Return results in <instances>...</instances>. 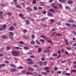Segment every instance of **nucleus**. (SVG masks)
Listing matches in <instances>:
<instances>
[{
	"label": "nucleus",
	"mask_w": 76,
	"mask_h": 76,
	"mask_svg": "<svg viewBox=\"0 0 76 76\" xmlns=\"http://www.w3.org/2000/svg\"><path fill=\"white\" fill-rule=\"evenodd\" d=\"M19 16L21 17H23V15L21 14H19Z\"/></svg>",
	"instance_id": "nucleus-49"
},
{
	"label": "nucleus",
	"mask_w": 76,
	"mask_h": 76,
	"mask_svg": "<svg viewBox=\"0 0 76 76\" xmlns=\"http://www.w3.org/2000/svg\"><path fill=\"white\" fill-rule=\"evenodd\" d=\"M50 21L52 22H54V20L53 19H51V20H50Z\"/></svg>",
	"instance_id": "nucleus-59"
},
{
	"label": "nucleus",
	"mask_w": 76,
	"mask_h": 76,
	"mask_svg": "<svg viewBox=\"0 0 76 76\" xmlns=\"http://www.w3.org/2000/svg\"><path fill=\"white\" fill-rule=\"evenodd\" d=\"M28 69H29V70H31L32 71H34V69H32V68H30V67H28Z\"/></svg>",
	"instance_id": "nucleus-21"
},
{
	"label": "nucleus",
	"mask_w": 76,
	"mask_h": 76,
	"mask_svg": "<svg viewBox=\"0 0 76 76\" xmlns=\"http://www.w3.org/2000/svg\"><path fill=\"white\" fill-rule=\"evenodd\" d=\"M26 10H30V11H32V9L31 8L29 7H27L26 8Z\"/></svg>",
	"instance_id": "nucleus-13"
},
{
	"label": "nucleus",
	"mask_w": 76,
	"mask_h": 76,
	"mask_svg": "<svg viewBox=\"0 0 76 76\" xmlns=\"http://www.w3.org/2000/svg\"><path fill=\"white\" fill-rule=\"evenodd\" d=\"M3 14V12L1 11H0V19H3L2 15Z\"/></svg>",
	"instance_id": "nucleus-7"
},
{
	"label": "nucleus",
	"mask_w": 76,
	"mask_h": 76,
	"mask_svg": "<svg viewBox=\"0 0 76 76\" xmlns=\"http://www.w3.org/2000/svg\"><path fill=\"white\" fill-rule=\"evenodd\" d=\"M38 9H39V10H42V8L41 7H39Z\"/></svg>",
	"instance_id": "nucleus-52"
},
{
	"label": "nucleus",
	"mask_w": 76,
	"mask_h": 76,
	"mask_svg": "<svg viewBox=\"0 0 76 76\" xmlns=\"http://www.w3.org/2000/svg\"><path fill=\"white\" fill-rule=\"evenodd\" d=\"M15 47L16 48V49L21 50V48L19 47Z\"/></svg>",
	"instance_id": "nucleus-51"
},
{
	"label": "nucleus",
	"mask_w": 76,
	"mask_h": 76,
	"mask_svg": "<svg viewBox=\"0 0 76 76\" xmlns=\"http://www.w3.org/2000/svg\"><path fill=\"white\" fill-rule=\"evenodd\" d=\"M59 1L61 3H63L65 1V0H59Z\"/></svg>",
	"instance_id": "nucleus-15"
},
{
	"label": "nucleus",
	"mask_w": 76,
	"mask_h": 76,
	"mask_svg": "<svg viewBox=\"0 0 76 76\" xmlns=\"http://www.w3.org/2000/svg\"><path fill=\"white\" fill-rule=\"evenodd\" d=\"M30 58H35V56H31L30 57Z\"/></svg>",
	"instance_id": "nucleus-54"
},
{
	"label": "nucleus",
	"mask_w": 76,
	"mask_h": 76,
	"mask_svg": "<svg viewBox=\"0 0 76 76\" xmlns=\"http://www.w3.org/2000/svg\"><path fill=\"white\" fill-rule=\"evenodd\" d=\"M9 35H10V37H13V33L12 32H9Z\"/></svg>",
	"instance_id": "nucleus-10"
},
{
	"label": "nucleus",
	"mask_w": 76,
	"mask_h": 76,
	"mask_svg": "<svg viewBox=\"0 0 76 76\" xmlns=\"http://www.w3.org/2000/svg\"><path fill=\"white\" fill-rule=\"evenodd\" d=\"M61 73V72L60 71H58L57 72V73H58V74H60Z\"/></svg>",
	"instance_id": "nucleus-50"
},
{
	"label": "nucleus",
	"mask_w": 76,
	"mask_h": 76,
	"mask_svg": "<svg viewBox=\"0 0 76 76\" xmlns=\"http://www.w3.org/2000/svg\"><path fill=\"white\" fill-rule=\"evenodd\" d=\"M41 50H42V49H41V48H39L38 49V51L39 53H40V52H41Z\"/></svg>",
	"instance_id": "nucleus-39"
},
{
	"label": "nucleus",
	"mask_w": 76,
	"mask_h": 76,
	"mask_svg": "<svg viewBox=\"0 0 76 76\" xmlns=\"http://www.w3.org/2000/svg\"><path fill=\"white\" fill-rule=\"evenodd\" d=\"M51 5L52 7H54V8H55L56 9H57V7L56 6V3H52L51 4Z\"/></svg>",
	"instance_id": "nucleus-4"
},
{
	"label": "nucleus",
	"mask_w": 76,
	"mask_h": 76,
	"mask_svg": "<svg viewBox=\"0 0 76 76\" xmlns=\"http://www.w3.org/2000/svg\"><path fill=\"white\" fill-rule=\"evenodd\" d=\"M12 54L13 56H18L19 55V53L16 51H12Z\"/></svg>",
	"instance_id": "nucleus-1"
},
{
	"label": "nucleus",
	"mask_w": 76,
	"mask_h": 76,
	"mask_svg": "<svg viewBox=\"0 0 76 76\" xmlns=\"http://www.w3.org/2000/svg\"><path fill=\"white\" fill-rule=\"evenodd\" d=\"M7 50H9L10 49V48L9 46H7Z\"/></svg>",
	"instance_id": "nucleus-41"
},
{
	"label": "nucleus",
	"mask_w": 76,
	"mask_h": 76,
	"mask_svg": "<svg viewBox=\"0 0 76 76\" xmlns=\"http://www.w3.org/2000/svg\"><path fill=\"white\" fill-rule=\"evenodd\" d=\"M23 37L24 38H25V39H28V38H27V37H25V36H23Z\"/></svg>",
	"instance_id": "nucleus-56"
},
{
	"label": "nucleus",
	"mask_w": 76,
	"mask_h": 76,
	"mask_svg": "<svg viewBox=\"0 0 76 76\" xmlns=\"http://www.w3.org/2000/svg\"><path fill=\"white\" fill-rule=\"evenodd\" d=\"M49 12H51L52 13H55V12L54 11V10L52 9L49 10Z\"/></svg>",
	"instance_id": "nucleus-14"
},
{
	"label": "nucleus",
	"mask_w": 76,
	"mask_h": 76,
	"mask_svg": "<svg viewBox=\"0 0 76 76\" xmlns=\"http://www.w3.org/2000/svg\"><path fill=\"white\" fill-rule=\"evenodd\" d=\"M27 30L26 29H23V32L24 33H26V32H27Z\"/></svg>",
	"instance_id": "nucleus-47"
},
{
	"label": "nucleus",
	"mask_w": 76,
	"mask_h": 76,
	"mask_svg": "<svg viewBox=\"0 0 76 76\" xmlns=\"http://www.w3.org/2000/svg\"><path fill=\"white\" fill-rule=\"evenodd\" d=\"M24 48L25 50H29V48L28 47H24Z\"/></svg>",
	"instance_id": "nucleus-35"
},
{
	"label": "nucleus",
	"mask_w": 76,
	"mask_h": 76,
	"mask_svg": "<svg viewBox=\"0 0 76 76\" xmlns=\"http://www.w3.org/2000/svg\"><path fill=\"white\" fill-rule=\"evenodd\" d=\"M33 9L34 10H37L38 9L37 7L35 6H34L33 7Z\"/></svg>",
	"instance_id": "nucleus-27"
},
{
	"label": "nucleus",
	"mask_w": 76,
	"mask_h": 76,
	"mask_svg": "<svg viewBox=\"0 0 76 76\" xmlns=\"http://www.w3.org/2000/svg\"><path fill=\"white\" fill-rule=\"evenodd\" d=\"M41 25L42 26H45L46 27V25L45 24H41Z\"/></svg>",
	"instance_id": "nucleus-40"
},
{
	"label": "nucleus",
	"mask_w": 76,
	"mask_h": 76,
	"mask_svg": "<svg viewBox=\"0 0 76 76\" xmlns=\"http://www.w3.org/2000/svg\"><path fill=\"white\" fill-rule=\"evenodd\" d=\"M26 74H27L28 75H33V74H32L31 72H26Z\"/></svg>",
	"instance_id": "nucleus-24"
},
{
	"label": "nucleus",
	"mask_w": 76,
	"mask_h": 76,
	"mask_svg": "<svg viewBox=\"0 0 76 76\" xmlns=\"http://www.w3.org/2000/svg\"><path fill=\"white\" fill-rule=\"evenodd\" d=\"M26 70H22L21 72V73H26Z\"/></svg>",
	"instance_id": "nucleus-28"
},
{
	"label": "nucleus",
	"mask_w": 76,
	"mask_h": 76,
	"mask_svg": "<svg viewBox=\"0 0 76 76\" xmlns=\"http://www.w3.org/2000/svg\"><path fill=\"white\" fill-rule=\"evenodd\" d=\"M47 64V61H45L44 62H43V65H46Z\"/></svg>",
	"instance_id": "nucleus-44"
},
{
	"label": "nucleus",
	"mask_w": 76,
	"mask_h": 76,
	"mask_svg": "<svg viewBox=\"0 0 76 76\" xmlns=\"http://www.w3.org/2000/svg\"><path fill=\"white\" fill-rule=\"evenodd\" d=\"M65 25L67 26H68V27H69V26H70V24H68L67 23H66Z\"/></svg>",
	"instance_id": "nucleus-32"
},
{
	"label": "nucleus",
	"mask_w": 76,
	"mask_h": 76,
	"mask_svg": "<svg viewBox=\"0 0 76 76\" xmlns=\"http://www.w3.org/2000/svg\"><path fill=\"white\" fill-rule=\"evenodd\" d=\"M2 38H4V39H6V38H7V37L6 36L3 35L2 36Z\"/></svg>",
	"instance_id": "nucleus-20"
},
{
	"label": "nucleus",
	"mask_w": 76,
	"mask_h": 76,
	"mask_svg": "<svg viewBox=\"0 0 76 76\" xmlns=\"http://www.w3.org/2000/svg\"><path fill=\"white\" fill-rule=\"evenodd\" d=\"M54 69L55 71H56L58 69V68L56 67H55L54 68Z\"/></svg>",
	"instance_id": "nucleus-46"
},
{
	"label": "nucleus",
	"mask_w": 76,
	"mask_h": 76,
	"mask_svg": "<svg viewBox=\"0 0 76 76\" xmlns=\"http://www.w3.org/2000/svg\"><path fill=\"white\" fill-rule=\"evenodd\" d=\"M48 12V16H51L52 17H53V13H52L51 12H49V11H47Z\"/></svg>",
	"instance_id": "nucleus-3"
},
{
	"label": "nucleus",
	"mask_w": 76,
	"mask_h": 76,
	"mask_svg": "<svg viewBox=\"0 0 76 76\" xmlns=\"http://www.w3.org/2000/svg\"><path fill=\"white\" fill-rule=\"evenodd\" d=\"M41 74H42V75H47L48 74L46 72H42L41 73Z\"/></svg>",
	"instance_id": "nucleus-12"
},
{
	"label": "nucleus",
	"mask_w": 76,
	"mask_h": 76,
	"mask_svg": "<svg viewBox=\"0 0 76 76\" xmlns=\"http://www.w3.org/2000/svg\"><path fill=\"white\" fill-rule=\"evenodd\" d=\"M40 41L41 42H45V40L42 39H40Z\"/></svg>",
	"instance_id": "nucleus-30"
},
{
	"label": "nucleus",
	"mask_w": 76,
	"mask_h": 76,
	"mask_svg": "<svg viewBox=\"0 0 76 76\" xmlns=\"http://www.w3.org/2000/svg\"><path fill=\"white\" fill-rule=\"evenodd\" d=\"M13 1L15 3V4H18V2H17V0H14Z\"/></svg>",
	"instance_id": "nucleus-33"
},
{
	"label": "nucleus",
	"mask_w": 76,
	"mask_h": 76,
	"mask_svg": "<svg viewBox=\"0 0 76 76\" xmlns=\"http://www.w3.org/2000/svg\"><path fill=\"white\" fill-rule=\"evenodd\" d=\"M36 42L38 44H39V45H40L41 44V43L40 42H39L38 40H36Z\"/></svg>",
	"instance_id": "nucleus-34"
},
{
	"label": "nucleus",
	"mask_w": 76,
	"mask_h": 76,
	"mask_svg": "<svg viewBox=\"0 0 76 76\" xmlns=\"http://www.w3.org/2000/svg\"><path fill=\"white\" fill-rule=\"evenodd\" d=\"M58 54H61V51H60V50H58Z\"/></svg>",
	"instance_id": "nucleus-60"
},
{
	"label": "nucleus",
	"mask_w": 76,
	"mask_h": 76,
	"mask_svg": "<svg viewBox=\"0 0 76 76\" xmlns=\"http://www.w3.org/2000/svg\"><path fill=\"white\" fill-rule=\"evenodd\" d=\"M66 61L65 60H63L61 62V64H63L64 63H66Z\"/></svg>",
	"instance_id": "nucleus-38"
},
{
	"label": "nucleus",
	"mask_w": 76,
	"mask_h": 76,
	"mask_svg": "<svg viewBox=\"0 0 76 76\" xmlns=\"http://www.w3.org/2000/svg\"><path fill=\"white\" fill-rule=\"evenodd\" d=\"M2 28H3V29H5V28H6V25L5 24H4L3 25V26L2 27Z\"/></svg>",
	"instance_id": "nucleus-31"
},
{
	"label": "nucleus",
	"mask_w": 76,
	"mask_h": 76,
	"mask_svg": "<svg viewBox=\"0 0 76 76\" xmlns=\"http://www.w3.org/2000/svg\"><path fill=\"white\" fill-rule=\"evenodd\" d=\"M31 37L32 39H34V38H35V35L34 34H32L31 36Z\"/></svg>",
	"instance_id": "nucleus-45"
},
{
	"label": "nucleus",
	"mask_w": 76,
	"mask_h": 76,
	"mask_svg": "<svg viewBox=\"0 0 76 76\" xmlns=\"http://www.w3.org/2000/svg\"><path fill=\"white\" fill-rule=\"evenodd\" d=\"M66 9H68V10H70V7L69 6H67L65 7Z\"/></svg>",
	"instance_id": "nucleus-25"
},
{
	"label": "nucleus",
	"mask_w": 76,
	"mask_h": 76,
	"mask_svg": "<svg viewBox=\"0 0 76 76\" xmlns=\"http://www.w3.org/2000/svg\"><path fill=\"white\" fill-rule=\"evenodd\" d=\"M72 33L74 34V35H76V32H75V31H72Z\"/></svg>",
	"instance_id": "nucleus-62"
},
{
	"label": "nucleus",
	"mask_w": 76,
	"mask_h": 76,
	"mask_svg": "<svg viewBox=\"0 0 76 76\" xmlns=\"http://www.w3.org/2000/svg\"><path fill=\"white\" fill-rule=\"evenodd\" d=\"M64 41L65 43H66V45H68L69 44H68V41H67V39H64Z\"/></svg>",
	"instance_id": "nucleus-11"
},
{
	"label": "nucleus",
	"mask_w": 76,
	"mask_h": 76,
	"mask_svg": "<svg viewBox=\"0 0 76 76\" xmlns=\"http://www.w3.org/2000/svg\"><path fill=\"white\" fill-rule=\"evenodd\" d=\"M58 6L60 9H62V5H61V4H59Z\"/></svg>",
	"instance_id": "nucleus-36"
},
{
	"label": "nucleus",
	"mask_w": 76,
	"mask_h": 76,
	"mask_svg": "<svg viewBox=\"0 0 76 76\" xmlns=\"http://www.w3.org/2000/svg\"><path fill=\"white\" fill-rule=\"evenodd\" d=\"M57 24L58 25H61V23H60V22H58L57 23Z\"/></svg>",
	"instance_id": "nucleus-58"
},
{
	"label": "nucleus",
	"mask_w": 76,
	"mask_h": 76,
	"mask_svg": "<svg viewBox=\"0 0 76 76\" xmlns=\"http://www.w3.org/2000/svg\"><path fill=\"white\" fill-rule=\"evenodd\" d=\"M15 7H18V8H21V6L20 5H15Z\"/></svg>",
	"instance_id": "nucleus-17"
},
{
	"label": "nucleus",
	"mask_w": 76,
	"mask_h": 76,
	"mask_svg": "<svg viewBox=\"0 0 76 76\" xmlns=\"http://www.w3.org/2000/svg\"><path fill=\"white\" fill-rule=\"evenodd\" d=\"M35 43V41H31L30 42V44H34Z\"/></svg>",
	"instance_id": "nucleus-26"
},
{
	"label": "nucleus",
	"mask_w": 76,
	"mask_h": 76,
	"mask_svg": "<svg viewBox=\"0 0 76 76\" xmlns=\"http://www.w3.org/2000/svg\"><path fill=\"white\" fill-rule=\"evenodd\" d=\"M42 58H41V60L42 61H45V58H44V57H45V55H42Z\"/></svg>",
	"instance_id": "nucleus-8"
},
{
	"label": "nucleus",
	"mask_w": 76,
	"mask_h": 76,
	"mask_svg": "<svg viewBox=\"0 0 76 76\" xmlns=\"http://www.w3.org/2000/svg\"><path fill=\"white\" fill-rule=\"evenodd\" d=\"M65 75L67 76H70V73H67L66 74H65Z\"/></svg>",
	"instance_id": "nucleus-43"
},
{
	"label": "nucleus",
	"mask_w": 76,
	"mask_h": 76,
	"mask_svg": "<svg viewBox=\"0 0 76 76\" xmlns=\"http://www.w3.org/2000/svg\"><path fill=\"white\" fill-rule=\"evenodd\" d=\"M66 50H71V48H70L69 47H67L66 48Z\"/></svg>",
	"instance_id": "nucleus-42"
},
{
	"label": "nucleus",
	"mask_w": 76,
	"mask_h": 76,
	"mask_svg": "<svg viewBox=\"0 0 76 76\" xmlns=\"http://www.w3.org/2000/svg\"><path fill=\"white\" fill-rule=\"evenodd\" d=\"M26 24L29 25V23H30V22H29V20H26Z\"/></svg>",
	"instance_id": "nucleus-19"
},
{
	"label": "nucleus",
	"mask_w": 76,
	"mask_h": 76,
	"mask_svg": "<svg viewBox=\"0 0 76 76\" xmlns=\"http://www.w3.org/2000/svg\"><path fill=\"white\" fill-rule=\"evenodd\" d=\"M36 3V0H34L33 1V4H35Z\"/></svg>",
	"instance_id": "nucleus-57"
},
{
	"label": "nucleus",
	"mask_w": 76,
	"mask_h": 76,
	"mask_svg": "<svg viewBox=\"0 0 76 76\" xmlns=\"http://www.w3.org/2000/svg\"><path fill=\"white\" fill-rule=\"evenodd\" d=\"M65 54H66V55H68V54H69V53H68V52H67V51H65Z\"/></svg>",
	"instance_id": "nucleus-53"
},
{
	"label": "nucleus",
	"mask_w": 76,
	"mask_h": 76,
	"mask_svg": "<svg viewBox=\"0 0 76 76\" xmlns=\"http://www.w3.org/2000/svg\"><path fill=\"white\" fill-rule=\"evenodd\" d=\"M26 60L28 61V62H27V64H32L34 63V62L32 61V60L30 58L27 59Z\"/></svg>",
	"instance_id": "nucleus-2"
},
{
	"label": "nucleus",
	"mask_w": 76,
	"mask_h": 76,
	"mask_svg": "<svg viewBox=\"0 0 76 76\" xmlns=\"http://www.w3.org/2000/svg\"><path fill=\"white\" fill-rule=\"evenodd\" d=\"M56 35L57 36H61V34H57Z\"/></svg>",
	"instance_id": "nucleus-55"
},
{
	"label": "nucleus",
	"mask_w": 76,
	"mask_h": 76,
	"mask_svg": "<svg viewBox=\"0 0 76 76\" xmlns=\"http://www.w3.org/2000/svg\"><path fill=\"white\" fill-rule=\"evenodd\" d=\"M53 57H57V54L55 53H53Z\"/></svg>",
	"instance_id": "nucleus-29"
},
{
	"label": "nucleus",
	"mask_w": 76,
	"mask_h": 76,
	"mask_svg": "<svg viewBox=\"0 0 76 76\" xmlns=\"http://www.w3.org/2000/svg\"><path fill=\"white\" fill-rule=\"evenodd\" d=\"M5 65H6L4 64H0V67H3V66H5Z\"/></svg>",
	"instance_id": "nucleus-22"
},
{
	"label": "nucleus",
	"mask_w": 76,
	"mask_h": 76,
	"mask_svg": "<svg viewBox=\"0 0 76 76\" xmlns=\"http://www.w3.org/2000/svg\"><path fill=\"white\" fill-rule=\"evenodd\" d=\"M41 37L42 38H43V39H45V40H47L48 39V37L42 35H41Z\"/></svg>",
	"instance_id": "nucleus-5"
},
{
	"label": "nucleus",
	"mask_w": 76,
	"mask_h": 76,
	"mask_svg": "<svg viewBox=\"0 0 76 76\" xmlns=\"http://www.w3.org/2000/svg\"><path fill=\"white\" fill-rule=\"evenodd\" d=\"M10 66H11V67H16V66L14 64H10Z\"/></svg>",
	"instance_id": "nucleus-23"
},
{
	"label": "nucleus",
	"mask_w": 76,
	"mask_h": 76,
	"mask_svg": "<svg viewBox=\"0 0 76 76\" xmlns=\"http://www.w3.org/2000/svg\"><path fill=\"white\" fill-rule=\"evenodd\" d=\"M16 70H17V69L16 68H12L11 69V72H16Z\"/></svg>",
	"instance_id": "nucleus-9"
},
{
	"label": "nucleus",
	"mask_w": 76,
	"mask_h": 76,
	"mask_svg": "<svg viewBox=\"0 0 76 76\" xmlns=\"http://www.w3.org/2000/svg\"><path fill=\"white\" fill-rule=\"evenodd\" d=\"M41 20H45V18H42L41 19Z\"/></svg>",
	"instance_id": "nucleus-64"
},
{
	"label": "nucleus",
	"mask_w": 76,
	"mask_h": 76,
	"mask_svg": "<svg viewBox=\"0 0 76 76\" xmlns=\"http://www.w3.org/2000/svg\"><path fill=\"white\" fill-rule=\"evenodd\" d=\"M9 30L10 31H14L15 29V28L13 26H10V28L9 29Z\"/></svg>",
	"instance_id": "nucleus-6"
},
{
	"label": "nucleus",
	"mask_w": 76,
	"mask_h": 76,
	"mask_svg": "<svg viewBox=\"0 0 76 76\" xmlns=\"http://www.w3.org/2000/svg\"><path fill=\"white\" fill-rule=\"evenodd\" d=\"M68 3H69V4H72L73 3V1H67Z\"/></svg>",
	"instance_id": "nucleus-18"
},
{
	"label": "nucleus",
	"mask_w": 76,
	"mask_h": 76,
	"mask_svg": "<svg viewBox=\"0 0 76 76\" xmlns=\"http://www.w3.org/2000/svg\"><path fill=\"white\" fill-rule=\"evenodd\" d=\"M46 72H47L48 73H50V71L46 69L45 70Z\"/></svg>",
	"instance_id": "nucleus-63"
},
{
	"label": "nucleus",
	"mask_w": 76,
	"mask_h": 76,
	"mask_svg": "<svg viewBox=\"0 0 76 76\" xmlns=\"http://www.w3.org/2000/svg\"><path fill=\"white\" fill-rule=\"evenodd\" d=\"M50 50H44V53H50Z\"/></svg>",
	"instance_id": "nucleus-16"
},
{
	"label": "nucleus",
	"mask_w": 76,
	"mask_h": 76,
	"mask_svg": "<svg viewBox=\"0 0 76 76\" xmlns=\"http://www.w3.org/2000/svg\"><path fill=\"white\" fill-rule=\"evenodd\" d=\"M71 72H73L74 73H75V72H76V70H74L73 69H72L71 71Z\"/></svg>",
	"instance_id": "nucleus-37"
},
{
	"label": "nucleus",
	"mask_w": 76,
	"mask_h": 76,
	"mask_svg": "<svg viewBox=\"0 0 76 76\" xmlns=\"http://www.w3.org/2000/svg\"><path fill=\"white\" fill-rule=\"evenodd\" d=\"M69 22H71V23H73V21L71 20H69Z\"/></svg>",
	"instance_id": "nucleus-61"
},
{
	"label": "nucleus",
	"mask_w": 76,
	"mask_h": 76,
	"mask_svg": "<svg viewBox=\"0 0 76 76\" xmlns=\"http://www.w3.org/2000/svg\"><path fill=\"white\" fill-rule=\"evenodd\" d=\"M19 43H20V44H24V43H23V42L22 41L19 42Z\"/></svg>",
	"instance_id": "nucleus-48"
}]
</instances>
